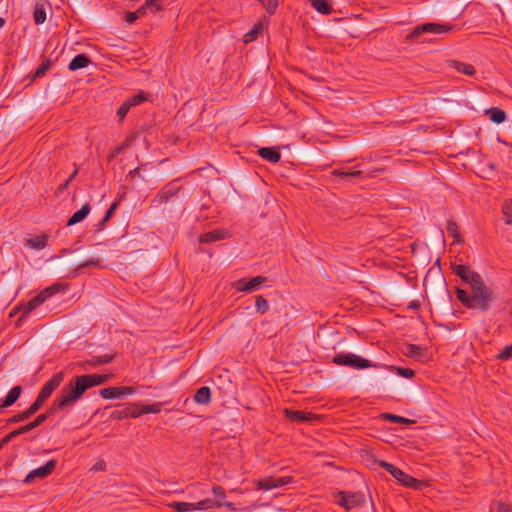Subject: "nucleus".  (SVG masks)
Segmentation results:
<instances>
[{
	"instance_id": "obj_1",
	"label": "nucleus",
	"mask_w": 512,
	"mask_h": 512,
	"mask_svg": "<svg viewBox=\"0 0 512 512\" xmlns=\"http://www.w3.org/2000/svg\"><path fill=\"white\" fill-rule=\"evenodd\" d=\"M109 374H85L76 376L69 385H66L61 396L63 402L70 408L82 397V395L90 388L104 384L110 379Z\"/></svg>"
},
{
	"instance_id": "obj_2",
	"label": "nucleus",
	"mask_w": 512,
	"mask_h": 512,
	"mask_svg": "<svg viewBox=\"0 0 512 512\" xmlns=\"http://www.w3.org/2000/svg\"><path fill=\"white\" fill-rule=\"evenodd\" d=\"M470 292L457 288L456 296L463 306L468 309L487 311L493 301V291L484 281L470 288Z\"/></svg>"
},
{
	"instance_id": "obj_3",
	"label": "nucleus",
	"mask_w": 512,
	"mask_h": 512,
	"mask_svg": "<svg viewBox=\"0 0 512 512\" xmlns=\"http://www.w3.org/2000/svg\"><path fill=\"white\" fill-rule=\"evenodd\" d=\"M379 465L405 487L412 488L414 490H421L425 485L423 481L406 474L400 468L389 462L381 460Z\"/></svg>"
},
{
	"instance_id": "obj_4",
	"label": "nucleus",
	"mask_w": 512,
	"mask_h": 512,
	"mask_svg": "<svg viewBox=\"0 0 512 512\" xmlns=\"http://www.w3.org/2000/svg\"><path fill=\"white\" fill-rule=\"evenodd\" d=\"M69 407L65 402H63V398L61 395H59L51 404L49 409L40 415H38L32 422L19 427V431L21 434H25L30 432L31 430L35 429L36 427L42 425L51 415L55 414L57 411L66 410Z\"/></svg>"
},
{
	"instance_id": "obj_5",
	"label": "nucleus",
	"mask_w": 512,
	"mask_h": 512,
	"mask_svg": "<svg viewBox=\"0 0 512 512\" xmlns=\"http://www.w3.org/2000/svg\"><path fill=\"white\" fill-rule=\"evenodd\" d=\"M452 30L451 25L438 24V23H424L416 26L407 36V41L426 42V39H421L424 33L441 34Z\"/></svg>"
},
{
	"instance_id": "obj_6",
	"label": "nucleus",
	"mask_w": 512,
	"mask_h": 512,
	"mask_svg": "<svg viewBox=\"0 0 512 512\" xmlns=\"http://www.w3.org/2000/svg\"><path fill=\"white\" fill-rule=\"evenodd\" d=\"M451 269L453 273L460 277L463 282L468 284L470 288L476 284H481L483 281L480 274L473 271L469 265L452 263Z\"/></svg>"
},
{
	"instance_id": "obj_7",
	"label": "nucleus",
	"mask_w": 512,
	"mask_h": 512,
	"mask_svg": "<svg viewBox=\"0 0 512 512\" xmlns=\"http://www.w3.org/2000/svg\"><path fill=\"white\" fill-rule=\"evenodd\" d=\"M337 503L346 510H351L362 506L365 503V496L362 492L339 491L337 493Z\"/></svg>"
},
{
	"instance_id": "obj_8",
	"label": "nucleus",
	"mask_w": 512,
	"mask_h": 512,
	"mask_svg": "<svg viewBox=\"0 0 512 512\" xmlns=\"http://www.w3.org/2000/svg\"><path fill=\"white\" fill-rule=\"evenodd\" d=\"M169 507L172 508L175 512H189L195 510H208L214 507V503L212 499L206 498L200 500L197 503L172 502L169 504Z\"/></svg>"
},
{
	"instance_id": "obj_9",
	"label": "nucleus",
	"mask_w": 512,
	"mask_h": 512,
	"mask_svg": "<svg viewBox=\"0 0 512 512\" xmlns=\"http://www.w3.org/2000/svg\"><path fill=\"white\" fill-rule=\"evenodd\" d=\"M267 281V278L264 276H256L251 279L242 278L237 281H235L232 286L235 288L238 292H252L257 290L260 285L265 283Z\"/></svg>"
},
{
	"instance_id": "obj_10",
	"label": "nucleus",
	"mask_w": 512,
	"mask_h": 512,
	"mask_svg": "<svg viewBox=\"0 0 512 512\" xmlns=\"http://www.w3.org/2000/svg\"><path fill=\"white\" fill-rule=\"evenodd\" d=\"M293 481V478L290 476H282V477H266L263 479H259L256 481V488L258 490H271L274 488L282 487L286 484H289Z\"/></svg>"
},
{
	"instance_id": "obj_11",
	"label": "nucleus",
	"mask_w": 512,
	"mask_h": 512,
	"mask_svg": "<svg viewBox=\"0 0 512 512\" xmlns=\"http://www.w3.org/2000/svg\"><path fill=\"white\" fill-rule=\"evenodd\" d=\"M179 189H180V187L177 186L173 182L167 184L152 199L151 206L159 207L162 204L167 203L170 200V198H172L173 196H175L177 194Z\"/></svg>"
},
{
	"instance_id": "obj_12",
	"label": "nucleus",
	"mask_w": 512,
	"mask_h": 512,
	"mask_svg": "<svg viewBox=\"0 0 512 512\" xmlns=\"http://www.w3.org/2000/svg\"><path fill=\"white\" fill-rule=\"evenodd\" d=\"M56 465H57L56 460H54V459L49 460L43 466L36 468V469L32 470L31 472H29L24 479V483L29 484V483L33 482L34 479H36V478L44 479V478L48 477L55 470Z\"/></svg>"
},
{
	"instance_id": "obj_13",
	"label": "nucleus",
	"mask_w": 512,
	"mask_h": 512,
	"mask_svg": "<svg viewBox=\"0 0 512 512\" xmlns=\"http://www.w3.org/2000/svg\"><path fill=\"white\" fill-rule=\"evenodd\" d=\"M134 393V388L129 386L108 387L100 389L99 394L104 399L124 398Z\"/></svg>"
},
{
	"instance_id": "obj_14",
	"label": "nucleus",
	"mask_w": 512,
	"mask_h": 512,
	"mask_svg": "<svg viewBox=\"0 0 512 512\" xmlns=\"http://www.w3.org/2000/svg\"><path fill=\"white\" fill-rule=\"evenodd\" d=\"M63 381V374L61 372L56 373L53 377L48 380L41 388L38 396L45 399V401L52 395V393L60 386Z\"/></svg>"
},
{
	"instance_id": "obj_15",
	"label": "nucleus",
	"mask_w": 512,
	"mask_h": 512,
	"mask_svg": "<svg viewBox=\"0 0 512 512\" xmlns=\"http://www.w3.org/2000/svg\"><path fill=\"white\" fill-rule=\"evenodd\" d=\"M284 415L290 421H296L299 423L313 422L314 420H316L318 418L317 415L312 412H304V411L292 410V409H288V408L284 409Z\"/></svg>"
},
{
	"instance_id": "obj_16",
	"label": "nucleus",
	"mask_w": 512,
	"mask_h": 512,
	"mask_svg": "<svg viewBox=\"0 0 512 512\" xmlns=\"http://www.w3.org/2000/svg\"><path fill=\"white\" fill-rule=\"evenodd\" d=\"M45 297L39 292L36 296H34L32 299H30L27 303L20 304L18 306V310L22 312V315L20 319L28 315L31 311L36 309L38 306H40L42 303L45 302Z\"/></svg>"
},
{
	"instance_id": "obj_17",
	"label": "nucleus",
	"mask_w": 512,
	"mask_h": 512,
	"mask_svg": "<svg viewBox=\"0 0 512 512\" xmlns=\"http://www.w3.org/2000/svg\"><path fill=\"white\" fill-rule=\"evenodd\" d=\"M229 234L224 229H215L206 233H203L199 237L200 243H212L228 238Z\"/></svg>"
},
{
	"instance_id": "obj_18",
	"label": "nucleus",
	"mask_w": 512,
	"mask_h": 512,
	"mask_svg": "<svg viewBox=\"0 0 512 512\" xmlns=\"http://www.w3.org/2000/svg\"><path fill=\"white\" fill-rule=\"evenodd\" d=\"M258 154L260 157L270 163H277L281 159L280 152L274 147H263L258 150Z\"/></svg>"
},
{
	"instance_id": "obj_19",
	"label": "nucleus",
	"mask_w": 512,
	"mask_h": 512,
	"mask_svg": "<svg viewBox=\"0 0 512 512\" xmlns=\"http://www.w3.org/2000/svg\"><path fill=\"white\" fill-rule=\"evenodd\" d=\"M91 63L92 60L86 54H78L70 61L68 69L76 71L88 67Z\"/></svg>"
},
{
	"instance_id": "obj_20",
	"label": "nucleus",
	"mask_w": 512,
	"mask_h": 512,
	"mask_svg": "<svg viewBox=\"0 0 512 512\" xmlns=\"http://www.w3.org/2000/svg\"><path fill=\"white\" fill-rule=\"evenodd\" d=\"M21 393H22V387L21 386L13 387L8 392L6 397L4 398L0 408L4 409V408H8V407L12 406L19 399Z\"/></svg>"
},
{
	"instance_id": "obj_21",
	"label": "nucleus",
	"mask_w": 512,
	"mask_h": 512,
	"mask_svg": "<svg viewBox=\"0 0 512 512\" xmlns=\"http://www.w3.org/2000/svg\"><path fill=\"white\" fill-rule=\"evenodd\" d=\"M91 207L88 203L84 204L77 212H75L68 220L67 226L75 225L83 221L90 213Z\"/></svg>"
},
{
	"instance_id": "obj_22",
	"label": "nucleus",
	"mask_w": 512,
	"mask_h": 512,
	"mask_svg": "<svg viewBox=\"0 0 512 512\" xmlns=\"http://www.w3.org/2000/svg\"><path fill=\"white\" fill-rule=\"evenodd\" d=\"M48 243V236L46 234L38 235L27 239L26 246L35 250L44 249Z\"/></svg>"
},
{
	"instance_id": "obj_23",
	"label": "nucleus",
	"mask_w": 512,
	"mask_h": 512,
	"mask_svg": "<svg viewBox=\"0 0 512 512\" xmlns=\"http://www.w3.org/2000/svg\"><path fill=\"white\" fill-rule=\"evenodd\" d=\"M194 401L201 405H207L211 401V390L207 386H203L199 388L195 395H194Z\"/></svg>"
},
{
	"instance_id": "obj_24",
	"label": "nucleus",
	"mask_w": 512,
	"mask_h": 512,
	"mask_svg": "<svg viewBox=\"0 0 512 512\" xmlns=\"http://www.w3.org/2000/svg\"><path fill=\"white\" fill-rule=\"evenodd\" d=\"M486 114L489 116L490 120L496 124L503 123L507 117L505 111L497 107L486 110Z\"/></svg>"
},
{
	"instance_id": "obj_25",
	"label": "nucleus",
	"mask_w": 512,
	"mask_h": 512,
	"mask_svg": "<svg viewBox=\"0 0 512 512\" xmlns=\"http://www.w3.org/2000/svg\"><path fill=\"white\" fill-rule=\"evenodd\" d=\"M446 229L448 235L454 238V243H463V238L461 237V234L459 232L458 225L454 220L450 219L447 221Z\"/></svg>"
},
{
	"instance_id": "obj_26",
	"label": "nucleus",
	"mask_w": 512,
	"mask_h": 512,
	"mask_svg": "<svg viewBox=\"0 0 512 512\" xmlns=\"http://www.w3.org/2000/svg\"><path fill=\"white\" fill-rule=\"evenodd\" d=\"M89 266H93V267H100L101 266V260L98 258V257H95V258H91L81 264H79L78 266H76V268L71 272V274L69 275V278H73V277H76L78 276L80 273H81V270L85 267H89Z\"/></svg>"
},
{
	"instance_id": "obj_27",
	"label": "nucleus",
	"mask_w": 512,
	"mask_h": 512,
	"mask_svg": "<svg viewBox=\"0 0 512 512\" xmlns=\"http://www.w3.org/2000/svg\"><path fill=\"white\" fill-rule=\"evenodd\" d=\"M363 171L355 170V171H342L335 169L331 172L332 176L341 177L344 180H350L351 178H363Z\"/></svg>"
},
{
	"instance_id": "obj_28",
	"label": "nucleus",
	"mask_w": 512,
	"mask_h": 512,
	"mask_svg": "<svg viewBox=\"0 0 512 512\" xmlns=\"http://www.w3.org/2000/svg\"><path fill=\"white\" fill-rule=\"evenodd\" d=\"M264 30V25L261 22L254 24L253 28L244 35V42L250 43L258 38Z\"/></svg>"
},
{
	"instance_id": "obj_29",
	"label": "nucleus",
	"mask_w": 512,
	"mask_h": 512,
	"mask_svg": "<svg viewBox=\"0 0 512 512\" xmlns=\"http://www.w3.org/2000/svg\"><path fill=\"white\" fill-rule=\"evenodd\" d=\"M309 1L311 3V6L321 14L329 15L333 11L332 7L328 3V0H309Z\"/></svg>"
},
{
	"instance_id": "obj_30",
	"label": "nucleus",
	"mask_w": 512,
	"mask_h": 512,
	"mask_svg": "<svg viewBox=\"0 0 512 512\" xmlns=\"http://www.w3.org/2000/svg\"><path fill=\"white\" fill-rule=\"evenodd\" d=\"M114 355L115 354H104L102 356H94L87 361V364L92 368L108 364L113 360Z\"/></svg>"
},
{
	"instance_id": "obj_31",
	"label": "nucleus",
	"mask_w": 512,
	"mask_h": 512,
	"mask_svg": "<svg viewBox=\"0 0 512 512\" xmlns=\"http://www.w3.org/2000/svg\"><path fill=\"white\" fill-rule=\"evenodd\" d=\"M452 67L468 76H473L476 72L473 65L460 61H452Z\"/></svg>"
},
{
	"instance_id": "obj_32",
	"label": "nucleus",
	"mask_w": 512,
	"mask_h": 512,
	"mask_svg": "<svg viewBox=\"0 0 512 512\" xmlns=\"http://www.w3.org/2000/svg\"><path fill=\"white\" fill-rule=\"evenodd\" d=\"M33 19L35 24L40 25L43 24L46 20V9L43 4L37 3L33 12Z\"/></svg>"
},
{
	"instance_id": "obj_33",
	"label": "nucleus",
	"mask_w": 512,
	"mask_h": 512,
	"mask_svg": "<svg viewBox=\"0 0 512 512\" xmlns=\"http://www.w3.org/2000/svg\"><path fill=\"white\" fill-rule=\"evenodd\" d=\"M372 366H373V364L369 360L361 358V357L357 356L356 354H354V356H352V359H351V362L349 365V367L354 368V369H365V368L372 367Z\"/></svg>"
},
{
	"instance_id": "obj_34",
	"label": "nucleus",
	"mask_w": 512,
	"mask_h": 512,
	"mask_svg": "<svg viewBox=\"0 0 512 512\" xmlns=\"http://www.w3.org/2000/svg\"><path fill=\"white\" fill-rule=\"evenodd\" d=\"M149 99V94L143 91H139L137 94L129 97L125 100L127 103L131 104V108L140 105L141 103L147 101Z\"/></svg>"
},
{
	"instance_id": "obj_35",
	"label": "nucleus",
	"mask_w": 512,
	"mask_h": 512,
	"mask_svg": "<svg viewBox=\"0 0 512 512\" xmlns=\"http://www.w3.org/2000/svg\"><path fill=\"white\" fill-rule=\"evenodd\" d=\"M382 417H383V419L388 420L392 423L405 424V425L414 423V420H411V419H408V418H405L402 416H398L395 414H390V413H385V414H383Z\"/></svg>"
},
{
	"instance_id": "obj_36",
	"label": "nucleus",
	"mask_w": 512,
	"mask_h": 512,
	"mask_svg": "<svg viewBox=\"0 0 512 512\" xmlns=\"http://www.w3.org/2000/svg\"><path fill=\"white\" fill-rule=\"evenodd\" d=\"M64 289V286L60 283H54L51 286L45 288L40 293L45 297V299H48L49 297L55 295L56 293L60 292Z\"/></svg>"
},
{
	"instance_id": "obj_37",
	"label": "nucleus",
	"mask_w": 512,
	"mask_h": 512,
	"mask_svg": "<svg viewBox=\"0 0 512 512\" xmlns=\"http://www.w3.org/2000/svg\"><path fill=\"white\" fill-rule=\"evenodd\" d=\"M123 413L124 417L137 418L143 415L142 405L134 404L132 407H127Z\"/></svg>"
},
{
	"instance_id": "obj_38",
	"label": "nucleus",
	"mask_w": 512,
	"mask_h": 512,
	"mask_svg": "<svg viewBox=\"0 0 512 512\" xmlns=\"http://www.w3.org/2000/svg\"><path fill=\"white\" fill-rule=\"evenodd\" d=\"M255 308L257 312L264 314L269 310V303L263 296L259 295L256 297Z\"/></svg>"
},
{
	"instance_id": "obj_39",
	"label": "nucleus",
	"mask_w": 512,
	"mask_h": 512,
	"mask_svg": "<svg viewBox=\"0 0 512 512\" xmlns=\"http://www.w3.org/2000/svg\"><path fill=\"white\" fill-rule=\"evenodd\" d=\"M52 62L50 59H45L41 65L35 70L33 78H40L46 74L50 69Z\"/></svg>"
},
{
	"instance_id": "obj_40",
	"label": "nucleus",
	"mask_w": 512,
	"mask_h": 512,
	"mask_svg": "<svg viewBox=\"0 0 512 512\" xmlns=\"http://www.w3.org/2000/svg\"><path fill=\"white\" fill-rule=\"evenodd\" d=\"M390 370L396 371L399 376L407 379L413 378L415 375L414 370L411 368L390 366Z\"/></svg>"
},
{
	"instance_id": "obj_41",
	"label": "nucleus",
	"mask_w": 512,
	"mask_h": 512,
	"mask_svg": "<svg viewBox=\"0 0 512 512\" xmlns=\"http://www.w3.org/2000/svg\"><path fill=\"white\" fill-rule=\"evenodd\" d=\"M352 356H354V354H336V356L332 359V362L336 365L349 366Z\"/></svg>"
},
{
	"instance_id": "obj_42",
	"label": "nucleus",
	"mask_w": 512,
	"mask_h": 512,
	"mask_svg": "<svg viewBox=\"0 0 512 512\" xmlns=\"http://www.w3.org/2000/svg\"><path fill=\"white\" fill-rule=\"evenodd\" d=\"M502 212L505 216V223L512 225V199L506 201L502 206Z\"/></svg>"
},
{
	"instance_id": "obj_43",
	"label": "nucleus",
	"mask_w": 512,
	"mask_h": 512,
	"mask_svg": "<svg viewBox=\"0 0 512 512\" xmlns=\"http://www.w3.org/2000/svg\"><path fill=\"white\" fill-rule=\"evenodd\" d=\"M45 403V399L40 398V396L37 395L36 400L30 405V407L27 410L30 417L34 415Z\"/></svg>"
},
{
	"instance_id": "obj_44",
	"label": "nucleus",
	"mask_w": 512,
	"mask_h": 512,
	"mask_svg": "<svg viewBox=\"0 0 512 512\" xmlns=\"http://www.w3.org/2000/svg\"><path fill=\"white\" fill-rule=\"evenodd\" d=\"M161 409H162V403H160V402L154 403L151 405H142L143 414H148V413L157 414V413L161 412Z\"/></svg>"
},
{
	"instance_id": "obj_45",
	"label": "nucleus",
	"mask_w": 512,
	"mask_h": 512,
	"mask_svg": "<svg viewBox=\"0 0 512 512\" xmlns=\"http://www.w3.org/2000/svg\"><path fill=\"white\" fill-rule=\"evenodd\" d=\"M131 109V104L124 101L120 107L117 110V116L119 117L120 121H123V119L128 114L129 110Z\"/></svg>"
},
{
	"instance_id": "obj_46",
	"label": "nucleus",
	"mask_w": 512,
	"mask_h": 512,
	"mask_svg": "<svg viewBox=\"0 0 512 512\" xmlns=\"http://www.w3.org/2000/svg\"><path fill=\"white\" fill-rule=\"evenodd\" d=\"M29 418H30V415L28 414L27 410H25V411H23L21 413L13 415L10 419H8V423L9 424H11V423H18V422L25 421V420H27Z\"/></svg>"
},
{
	"instance_id": "obj_47",
	"label": "nucleus",
	"mask_w": 512,
	"mask_h": 512,
	"mask_svg": "<svg viewBox=\"0 0 512 512\" xmlns=\"http://www.w3.org/2000/svg\"><path fill=\"white\" fill-rule=\"evenodd\" d=\"M212 492L217 498L215 501H223L226 497L225 489L220 485H213Z\"/></svg>"
},
{
	"instance_id": "obj_48",
	"label": "nucleus",
	"mask_w": 512,
	"mask_h": 512,
	"mask_svg": "<svg viewBox=\"0 0 512 512\" xmlns=\"http://www.w3.org/2000/svg\"><path fill=\"white\" fill-rule=\"evenodd\" d=\"M145 3L146 7H148V10H150L153 14L162 9L159 0H146Z\"/></svg>"
},
{
	"instance_id": "obj_49",
	"label": "nucleus",
	"mask_w": 512,
	"mask_h": 512,
	"mask_svg": "<svg viewBox=\"0 0 512 512\" xmlns=\"http://www.w3.org/2000/svg\"><path fill=\"white\" fill-rule=\"evenodd\" d=\"M21 435V432L19 431V429H15L13 430L12 432L6 434L1 440V444L3 446H5L6 444H8L10 441H12L14 438H16L17 436Z\"/></svg>"
},
{
	"instance_id": "obj_50",
	"label": "nucleus",
	"mask_w": 512,
	"mask_h": 512,
	"mask_svg": "<svg viewBox=\"0 0 512 512\" xmlns=\"http://www.w3.org/2000/svg\"><path fill=\"white\" fill-rule=\"evenodd\" d=\"M118 206V203L117 202H114L109 208L108 210L106 211L105 213V216H104V221H108L114 214L116 208Z\"/></svg>"
},
{
	"instance_id": "obj_51",
	"label": "nucleus",
	"mask_w": 512,
	"mask_h": 512,
	"mask_svg": "<svg viewBox=\"0 0 512 512\" xmlns=\"http://www.w3.org/2000/svg\"><path fill=\"white\" fill-rule=\"evenodd\" d=\"M213 503H214V506L218 507V508H220L222 506H226V507L230 508L233 511L236 510V508H235V506H234V504L232 502L213 501Z\"/></svg>"
},
{
	"instance_id": "obj_52",
	"label": "nucleus",
	"mask_w": 512,
	"mask_h": 512,
	"mask_svg": "<svg viewBox=\"0 0 512 512\" xmlns=\"http://www.w3.org/2000/svg\"><path fill=\"white\" fill-rule=\"evenodd\" d=\"M138 19V16L136 14V12H128L126 13V16H125V20L129 23V24H133L136 22V20Z\"/></svg>"
},
{
	"instance_id": "obj_53",
	"label": "nucleus",
	"mask_w": 512,
	"mask_h": 512,
	"mask_svg": "<svg viewBox=\"0 0 512 512\" xmlns=\"http://www.w3.org/2000/svg\"><path fill=\"white\" fill-rule=\"evenodd\" d=\"M496 512H512V507L503 503V502H500L498 503L497 505V511Z\"/></svg>"
},
{
	"instance_id": "obj_54",
	"label": "nucleus",
	"mask_w": 512,
	"mask_h": 512,
	"mask_svg": "<svg viewBox=\"0 0 512 512\" xmlns=\"http://www.w3.org/2000/svg\"><path fill=\"white\" fill-rule=\"evenodd\" d=\"M411 356H414L417 361L425 362L430 359L431 354H410Z\"/></svg>"
},
{
	"instance_id": "obj_55",
	"label": "nucleus",
	"mask_w": 512,
	"mask_h": 512,
	"mask_svg": "<svg viewBox=\"0 0 512 512\" xmlns=\"http://www.w3.org/2000/svg\"><path fill=\"white\" fill-rule=\"evenodd\" d=\"M420 302L418 300L410 301L407 308L412 310H419L420 309Z\"/></svg>"
},
{
	"instance_id": "obj_56",
	"label": "nucleus",
	"mask_w": 512,
	"mask_h": 512,
	"mask_svg": "<svg viewBox=\"0 0 512 512\" xmlns=\"http://www.w3.org/2000/svg\"><path fill=\"white\" fill-rule=\"evenodd\" d=\"M148 7H146V3L139 7L135 12L138 16V18L144 16L147 13Z\"/></svg>"
},
{
	"instance_id": "obj_57",
	"label": "nucleus",
	"mask_w": 512,
	"mask_h": 512,
	"mask_svg": "<svg viewBox=\"0 0 512 512\" xmlns=\"http://www.w3.org/2000/svg\"><path fill=\"white\" fill-rule=\"evenodd\" d=\"M105 466H106L105 462L103 460H101V461L95 463L92 469L94 471H102L105 469Z\"/></svg>"
},
{
	"instance_id": "obj_58",
	"label": "nucleus",
	"mask_w": 512,
	"mask_h": 512,
	"mask_svg": "<svg viewBox=\"0 0 512 512\" xmlns=\"http://www.w3.org/2000/svg\"><path fill=\"white\" fill-rule=\"evenodd\" d=\"M69 184H70V182H68V180H66L63 184L59 185L56 193L57 194L62 193L64 190H66L68 188Z\"/></svg>"
},
{
	"instance_id": "obj_59",
	"label": "nucleus",
	"mask_w": 512,
	"mask_h": 512,
	"mask_svg": "<svg viewBox=\"0 0 512 512\" xmlns=\"http://www.w3.org/2000/svg\"><path fill=\"white\" fill-rule=\"evenodd\" d=\"M139 175H140V170H139V168H135V169L131 170V171L129 172V174H128V176H129V177H132V178H134V177H136V176H139Z\"/></svg>"
},
{
	"instance_id": "obj_60",
	"label": "nucleus",
	"mask_w": 512,
	"mask_h": 512,
	"mask_svg": "<svg viewBox=\"0 0 512 512\" xmlns=\"http://www.w3.org/2000/svg\"><path fill=\"white\" fill-rule=\"evenodd\" d=\"M512 358V354H497V359L508 360Z\"/></svg>"
},
{
	"instance_id": "obj_61",
	"label": "nucleus",
	"mask_w": 512,
	"mask_h": 512,
	"mask_svg": "<svg viewBox=\"0 0 512 512\" xmlns=\"http://www.w3.org/2000/svg\"><path fill=\"white\" fill-rule=\"evenodd\" d=\"M78 174V168H76L73 173L69 176V178L67 179L68 182H71Z\"/></svg>"
},
{
	"instance_id": "obj_62",
	"label": "nucleus",
	"mask_w": 512,
	"mask_h": 512,
	"mask_svg": "<svg viewBox=\"0 0 512 512\" xmlns=\"http://www.w3.org/2000/svg\"><path fill=\"white\" fill-rule=\"evenodd\" d=\"M501 352H512V344L505 346Z\"/></svg>"
},
{
	"instance_id": "obj_63",
	"label": "nucleus",
	"mask_w": 512,
	"mask_h": 512,
	"mask_svg": "<svg viewBox=\"0 0 512 512\" xmlns=\"http://www.w3.org/2000/svg\"><path fill=\"white\" fill-rule=\"evenodd\" d=\"M107 221H104V218L100 221V223L98 224V227L99 229H103L104 228V225Z\"/></svg>"
},
{
	"instance_id": "obj_64",
	"label": "nucleus",
	"mask_w": 512,
	"mask_h": 512,
	"mask_svg": "<svg viewBox=\"0 0 512 512\" xmlns=\"http://www.w3.org/2000/svg\"><path fill=\"white\" fill-rule=\"evenodd\" d=\"M381 171H383V170H382V169H376V170H374V171H372V172L370 173V176H371V177H372V176H376V174H377V173H379V172H381Z\"/></svg>"
}]
</instances>
